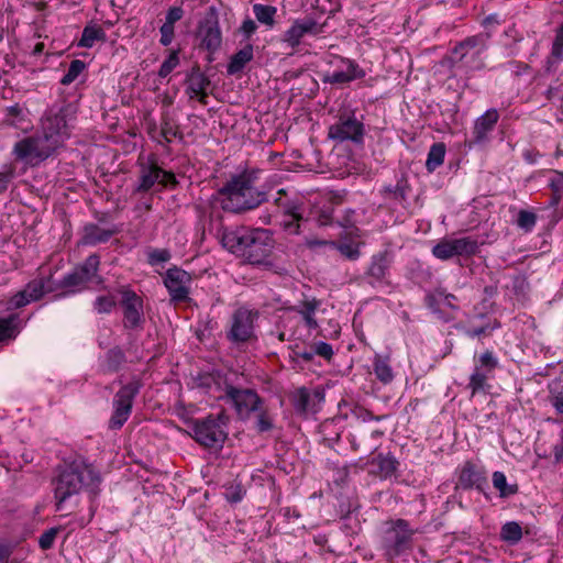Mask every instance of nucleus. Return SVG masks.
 <instances>
[{
    "instance_id": "obj_1",
    "label": "nucleus",
    "mask_w": 563,
    "mask_h": 563,
    "mask_svg": "<svg viewBox=\"0 0 563 563\" xmlns=\"http://www.w3.org/2000/svg\"><path fill=\"white\" fill-rule=\"evenodd\" d=\"M100 484L101 476L99 472L84 459H77L65 464L53 479L56 511L64 510L65 504L69 498L78 495L81 490H86L89 494L91 504L89 517L85 523L90 522L95 516V499L99 495Z\"/></svg>"
},
{
    "instance_id": "obj_2",
    "label": "nucleus",
    "mask_w": 563,
    "mask_h": 563,
    "mask_svg": "<svg viewBox=\"0 0 563 563\" xmlns=\"http://www.w3.org/2000/svg\"><path fill=\"white\" fill-rule=\"evenodd\" d=\"M254 173L233 175L217 194L222 197L221 207L230 212H243L257 208L267 201V194L255 188Z\"/></svg>"
},
{
    "instance_id": "obj_3",
    "label": "nucleus",
    "mask_w": 563,
    "mask_h": 563,
    "mask_svg": "<svg viewBox=\"0 0 563 563\" xmlns=\"http://www.w3.org/2000/svg\"><path fill=\"white\" fill-rule=\"evenodd\" d=\"M418 532L406 519L384 522L379 532V549L387 560H394L412 549L413 536Z\"/></svg>"
},
{
    "instance_id": "obj_4",
    "label": "nucleus",
    "mask_w": 563,
    "mask_h": 563,
    "mask_svg": "<svg viewBox=\"0 0 563 563\" xmlns=\"http://www.w3.org/2000/svg\"><path fill=\"white\" fill-rule=\"evenodd\" d=\"M229 417L224 411L197 419L192 423L194 439L209 449H221L228 438Z\"/></svg>"
},
{
    "instance_id": "obj_5",
    "label": "nucleus",
    "mask_w": 563,
    "mask_h": 563,
    "mask_svg": "<svg viewBox=\"0 0 563 563\" xmlns=\"http://www.w3.org/2000/svg\"><path fill=\"white\" fill-rule=\"evenodd\" d=\"M118 292L123 328L135 332L142 331L145 325L143 298L129 287H121Z\"/></svg>"
},
{
    "instance_id": "obj_6",
    "label": "nucleus",
    "mask_w": 563,
    "mask_h": 563,
    "mask_svg": "<svg viewBox=\"0 0 563 563\" xmlns=\"http://www.w3.org/2000/svg\"><path fill=\"white\" fill-rule=\"evenodd\" d=\"M486 41V35L477 34L459 42L452 49L454 62L471 69L483 68L484 62L481 55L487 47Z\"/></svg>"
},
{
    "instance_id": "obj_7",
    "label": "nucleus",
    "mask_w": 563,
    "mask_h": 563,
    "mask_svg": "<svg viewBox=\"0 0 563 563\" xmlns=\"http://www.w3.org/2000/svg\"><path fill=\"white\" fill-rule=\"evenodd\" d=\"M365 126L354 113H342L338 121L330 125L328 137L338 143L352 142L361 145L364 142Z\"/></svg>"
},
{
    "instance_id": "obj_8",
    "label": "nucleus",
    "mask_w": 563,
    "mask_h": 563,
    "mask_svg": "<svg viewBox=\"0 0 563 563\" xmlns=\"http://www.w3.org/2000/svg\"><path fill=\"white\" fill-rule=\"evenodd\" d=\"M141 389V383L137 379L131 380L122 386L113 398V413L109 420V428L118 430L122 428L129 419L133 400Z\"/></svg>"
},
{
    "instance_id": "obj_9",
    "label": "nucleus",
    "mask_w": 563,
    "mask_h": 563,
    "mask_svg": "<svg viewBox=\"0 0 563 563\" xmlns=\"http://www.w3.org/2000/svg\"><path fill=\"white\" fill-rule=\"evenodd\" d=\"M218 400L230 404L241 419H247L252 412H256L262 406V399L255 390L238 388L233 384L227 394L218 396Z\"/></svg>"
},
{
    "instance_id": "obj_10",
    "label": "nucleus",
    "mask_w": 563,
    "mask_h": 563,
    "mask_svg": "<svg viewBox=\"0 0 563 563\" xmlns=\"http://www.w3.org/2000/svg\"><path fill=\"white\" fill-rule=\"evenodd\" d=\"M57 146L44 135L43 139L25 137L14 144L16 158L36 165L48 158Z\"/></svg>"
},
{
    "instance_id": "obj_11",
    "label": "nucleus",
    "mask_w": 563,
    "mask_h": 563,
    "mask_svg": "<svg viewBox=\"0 0 563 563\" xmlns=\"http://www.w3.org/2000/svg\"><path fill=\"white\" fill-rule=\"evenodd\" d=\"M100 265V257L98 254L89 255L85 262L75 269L65 275L60 282V286L64 288L82 287L88 283L100 285L103 279L98 274Z\"/></svg>"
},
{
    "instance_id": "obj_12",
    "label": "nucleus",
    "mask_w": 563,
    "mask_h": 563,
    "mask_svg": "<svg viewBox=\"0 0 563 563\" xmlns=\"http://www.w3.org/2000/svg\"><path fill=\"white\" fill-rule=\"evenodd\" d=\"M75 113L71 104L62 107L56 113L49 115L45 122L44 135L55 146H58L70 135L68 122Z\"/></svg>"
},
{
    "instance_id": "obj_13",
    "label": "nucleus",
    "mask_w": 563,
    "mask_h": 563,
    "mask_svg": "<svg viewBox=\"0 0 563 563\" xmlns=\"http://www.w3.org/2000/svg\"><path fill=\"white\" fill-rule=\"evenodd\" d=\"M274 244L268 230L253 229L244 260L250 264H264L272 255Z\"/></svg>"
},
{
    "instance_id": "obj_14",
    "label": "nucleus",
    "mask_w": 563,
    "mask_h": 563,
    "mask_svg": "<svg viewBox=\"0 0 563 563\" xmlns=\"http://www.w3.org/2000/svg\"><path fill=\"white\" fill-rule=\"evenodd\" d=\"M474 372L470 377L468 388L472 390V396L479 391H485L489 387L487 379L492 378L494 371L498 366V361L493 354H479L474 356Z\"/></svg>"
},
{
    "instance_id": "obj_15",
    "label": "nucleus",
    "mask_w": 563,
    "mask_h": 563,
    "mask_svg": "<svg viewBox=\"0 0 563 563\" xmlns=\"http://www.w3.org/2000/svg\"><path fill=\"white\" fill-rule=\"evenodd\" d=\"M258 313L244 308L238 309L232 316V324L228 338L233 342H247L254 338V321Z\"/></svg>"
},
{
    "instance_id": "obj_16",
    "label": "nucleus",
    "mask_w": 563,
    "mask_h": 563,
    "mask_svg": "<svg viewBox=\"0 0 563 563\" xmlns=\"http://www.w3.org/2000/svg\"><path fill=\"white\" fill-rule=\"evenodd\" d=\"M457 487L464 490L476 489L485 494L487 487L485 468L473 461H465L459 468Z\"/></svg>"
},
{
    "instance_id": "obj_17",
    "label": "nucleus",
    "mask_w": 563,
    "mask_h": 563,
    "mask_svg": "<svg viewBox=\"0 0 563 563\" xmlns=\"http://www.w3.org/2000/svg\"><path fill=\"white\" fill-rule=\"evenodd\" d=\"M196 37L199 40V47L208 53H216L222 44V33L218 18L212 15L199 22Z\"/></svg>"
},
{
    "instance_id": "obj_18",
    "label": "nucleus",
    "mask_w": 563,
    "mask_h": 563,
    "mask_svg": "<svg viewBox=\"0 0 563 563\" xmlns=\"http://www.w3.org/2000/svg\"><path fill=\"white\" fill-rule=\"evenodd\" d=\"M190 282V274L177 266L168 268L164 277V285L174 301H184L188 298Z\"/></svg>"
},
{
    "instance_id": "obj_19",
    "label": "nucleus",
    "mask_w": 563,
    "mask_h": 563,
    "mask_svg": "<svg viewBox=\"0 0 563 563\" xmlns=\"http://www.w3.org/2000/svg\"><path fill=\"white\" fill-rule=\"evenodd\" d=\"M499 120L496 109H488L474 122L472 136L466 141L470 147L485 145L489 141V134L494 131Z\"/></svg>"
},
{
    "instance_id": "obj_20",
    "label": "nucleus",
    "mask_w": 563,
    "mask_h": 563,
    "mask_svg": "<svg viewBox=\"0 0 563 563\" xmlns=\"http://www.w3.org/2000/svg\"><path fill=\"white\" fill-rule=\"evenodd\" d=\"M196 386L203 389L212 398L218 400V396L227 394L232 386L229 377L220 371L198 373L195 378Z\"/></svg>"
},
{
    "instance_id": "obj_21",
    "label": "nucleus",
    "mask_w": 563,
    "mask_h": 563,
    "mask_svg": "<svg viewBox=\"0 0 563 563\" xmlns=\"http://www.w3.org/2000/svg\"><path fill=\"white\" fill-rule=\"evenodd\" d=\"M321 32L318 22L312 18L297 19L291 26L284 32L282 41L290 48H296L305 35H317Z\"/></svg>"
},
{
    "instance_id": "obj_22",
    "label": "nucleus",
    "mask_w": 563,
    "mask_h": 563,
    "mask_svg": "<svg viewBox=\"0 0 563 563\" xmlns=\"http://www.w3.org/2000/svg\"><path fill=\"white\" fill-rule=\"evenodd\" d=\"M253 229L239 227L232 230L223 229L221 233V244L229 252L244 258L247 244Z\"/></svg>"
},
{
    "instance_id": "obj_23",
    "label": "nucleus",
    "mask_w": 563,
    "mask_h": 563,
    "mask_svg": "<svg viewBox=\"0 0 563 563\" xmlns=\"http://www.w3.org/2000/svg\"><path fill=\"white\" fill-rule=\"evenodd\" d=\"M324 400V391L320 388L309 389L301 387L295 390L291 395V401L295 410L299 413L308 411L317 412L320 409V405Z\"/></svg>"
},
{
    "instance_id": "obj_24",
    "label": "nucleus",
    "mask_w": 563,
    "mask_h": 563,
    "mask_svg": "<svg viewBox=\"0 0 563 563\" xmlns=\"http://www.w3.org/2000/svg\"><path fill=\"white\" fill-rule=\"evenodd\" d=\"M119 232L120 229L118 225H112L111 228L102 229L96 223H86L82 228L80 244L97 245L100 243H106Z\"/></svg>"
},
{
    "instance_id": "obj_25",
    "label": "nucleus",
    "mask_w": 563,
    "mask_h": 563,
    "mask_svg": "<svg viewBox=\"0 0 563 563\" xmlns=\"http://www.w3.org/2000/svg\"><path fill=\"white\" fill-rule=\"evenodd\" d=\"M368 464L376 466V470H373L372 474L380 479H388L395 476L399 467V461L391 452L378 453L368 461Z\"/></svg>"
},
{
    "instance_id": "obj_26",
    "label": "nucleus",
    "mask_w": 563,
    "mask_h": 563,
    "mask_svg": "<svg viewBox=\"0 0 563 563\" xmlns=\"http://www.w3.org/2000/svg\"><path fill=\"white\" fill-rule=\"evenodd\" d=\"M365 76V71L352 60H347L346 69L335 70L333 73H325L321 77L323 84L344 85L354 79H360Z\"/></svg>"
},
{
    "instance_id": "obj_27",
    "label": "nucleus",
    "mask_w": 563,
    "mask_h": 563,
    "mask_svg": "<svg viewBox=\"0 0 563 563\" xmlns=\"http://www.w3.org/2000/svg\"><path fill=\"white\" fill-rule=\"evenodd\" d=\"M162 175V168L155 163H141L139 184L134 192H147L158 183Z\"/></svg>"
},
{
    "instance_id": "obj_28",
    "label": "nucleus",
    "mask_w": 563,
    "mask_h": 563,
    "mask_svg": "<svg viewBox=\"0 0 563 563\" xmlns=\"http://www.w3.org/2000/svg\"><path fill=\"white\" fill-rule=\"evenodd\" d=\"M391 262L393 254L388 250L374 254L367 268V275L377 282H382L386 277Z\"/></svg>"
},
{
    "instance_id": "obj_29",
    "label": "nucleus",
    "mask_w": 563,
    "mask_h": 563,
    "mask_svg": "<svg viewBox=\"0 0 563 563\" xmlns=\"http://www.w3.org/2000/svg\"><path fill=\"white\" fill-rule=\"evenodd\" d=\"M254 57V46L251 43L244 45L243 48L234 53L227 66L228 75H235L241 73L246 64H249Z\"/></svg>"
},
{
    "instance_id": "obj_30",
    "label": "nucleus",
    "mask_w": 563,
    "mask_h": 563,
    "mask_svg": "<svg viewBox=\"0 0 563 563\" xmlns=\"http://www.w3.org/2000/svg\"><path fill=\"white\" fill-rule=\"evenodd\" d=\"M211 84L209 77L200 70L199 65H194L186 76L187 95L198 93L206 90Z\"/></svg>"
},
{
    "instance_id": "obj_31",
    "label": "nucleus",
    "mask_w": 563,
    "mask_h": 563,
    "mask_svg": "<svg viewBox=\"0 0 563 563\" xmlns=\"http://www.w3.org/2000/svg\"><path fill=\"white\" fill-rule=\"evenodd\" d=\"M383 435H384V432L382 430H378V429L373 430L369 433V438L373 440V443L365 444L364 441H365V438L367 437V432L361 431L358 433V435H356V434L351 435V439H350L351 448L353 451H358L364 446L369 453H374L378 450V448H379L378 440Z\"/></svg>"
},
{
    "instance_id": "obj_32",
    "label": "nucleus",
    "mask_w": 563,
    "mask_h": 563,
    "mask_svg": "<svg viewBox=\"0 0 563 563\" xmlns=\"http://www.w3.org/2000/svg\"><path fill=\"white\" fill-rule=\"evenodd\" d=\"M373 368L376 378L383 384H389L394 379V371L391 368L388 354H376Z\"/></svg>"
},
{
    "instance_id": "obj_33",
    "label": "nucleus",
    "mask_w": 563,
    "mask_h": 563,
    "mask_svg": "<svg viewBox=\"0 0 563 563\" xmlns=\"http://www.w3.org/2000/svg\"><path fill=\"white\" fill-rule=\"evenodd\" d=\"M107 40L106 32L101 26L96 24H87L81 33V38L78 42L79 47L91 48L97 41L104 42Z\"/></svg>"
},
{
    "instance_id": "obj_34",
    "label": "nucleus",
    "mask_w": 563,
    "mask_h": 563,
    "mask_svg": "<svg viewBox=\"0 0 563 563\" xmlns=\"http://www.w3.org/2000/svg\"><path fill=\"white\" fill-rule=\"evenodd\" d=\"M274 203L282 210L284 218L295 217L297 219H303V203L298 199H285L283 197H278L274 200Z\"/></svg>"
},
{
    "instance_id": "obj_35",
    "label": "nucleus",
    "mask_w": 563,
    "mask_h": 563,
    "mask_svg": "<svg viewBox=\"0 0 563 563\" xmlns=\"http://www.w3.org/2000/svg\"><path fill=\"white\" fill-rule=\"evenodd\" d=\"M253 13L256 20L266 25L268 29H273L276 24L275 15L277 8L269 4L255 3L253 4Z\"/></svg>"
},
{
    "instance_id": "obj_36",
    "label": "nucleus",
    "mask_w": 563,
    "mask_h": 563,
    "mask_svg": "<svg viewBox=\"0 0 563 563\" xmlns=\"http://www.w3.org/2000/svg\"><path fill=\"white\" fill-rule=\"evenodd\" d=\"M493 486L499 492V497L508 498L518 493V484H508L506 475L503 472L496 471L492 476Z\"/></svg>"
},
{
    "instance_id": "obj_37",
    "label": "nucleus",
    "mask_w": 563,
    "mask_h": 563,
    "mask_svg": "<svg viewBox=\"0 0 563 563\" xmlns=\"http://www.w3.org/2000/svg\"><path fill=\"white\" fill-rule=\"evenodd\" d=\"M19 333V317L10 314L7 318H0V342L13 340Z\"/></svg>"
},
{
    "instance_id": "obj_38",
    "label": "nucleus",
    "mask_w": 563,
    "mask_h": 563,
    "mask_svg": "<svg viewBox=\"0 0 563 563\" xmlns=\"http://www.w3.org/2000/svg\"><path fill=\"white\" fill-rule=\"evenodd\" d=\"M454 256H471L478 252L479 244L471 236L452 239Z\"/></svg>"
},
{
    "instance_id": "obj_39",
    "label": "nucleus",
    "mask_w": 563,
    "mask_h": 563,
    "mask_svg": "<svg viewBox=\"0 0 563 563\" xmlns=\"http://www.w3.org/2000/svg\"><path fill=\"white\" fill-rule=\"evenodd\" d=\"M445 145L444 143H433L429 150L426 168L429 173L434 172L444 162Z\"/></svg>"
},
{
    "instance_id": "obj_40",
    "label": "nucleus",
    "mask_w": 563,
    "mask_h": 563,
    "mask_svg": "<svg viewBox=\"0 0 563 563\" xmlns=\"http://www.w3.org/2000/svg\"><path fill=\"white\" fill-rule=\"evenodd\" d=\"M522 538V528L517 521H508L501 526L500 539L508 544H517Z\"/></svg>"
},
{
    "instance_id": "obj_41",
    "label": "nucleus",
    "mask_w": 563,
    "mask_h": 563,
    "mask_svg": "<svg viewBox=\"0 0 563 563\" xmlns=\"http://www.w3.org/2000/svg\"><path fill=\"white\" fill-rule=\"evenodd\" d=\"M45 278H36L29 282L23 290L27 295L31 302L40 300L46 292H49L51 289L46 287Z\"/></svg>"
},
{
    "instance_id": "obj_42",
    "label": "nucleus",
    "mask_w": 563,
    "mask_h": 563,
    "mask_svg": "<svg viewBox=\"0 0 563 563\" xmlns=\"http://www.w3.org/2000/svg\"><path fill=\"white\" fill-rule=\"evenodd\" d=\"M549 399L558 413L563 415V379H554L549 385Z\"/></svg>"
},
{
    "instance_id": "obj_43",
    "label": "nucleus",
    "mask_w": 563,
    "mask_h": 563,
    "mask_svg": "<svg viewBox=\"0 0 563 563\" xmlns=\"http://www.w3.org/2000/svg\"><path fill=\"white\" fill-rule=\"evenodd\" d=\"M124 363V354H108L101 362L100 367L104 374H111L118 372Z\"/></svg>"
},
{
    "instance_id": "obj_44",
    "label": "nucleus",
    "mask_w": 563,
    "mask_h": 563,
    "mask_svg": "<svg viewBox=\"0 0 563 563\" xmlns=\"http://www.w3.org/2000/svg\"><path fill=\"white\" fill-rule=\"evenodd\" d=\"M408 191L409 185L405 178L398 180V183L395 186L384 187V192L388 194L390 198L397 201H405L407 199Z\"/></svg>"
},
{
    "instance_id": "obj_45",
    "label": "nucleus",
    "mask_w": 563,
    "mask_h": 563,
    "mask_svg": "<svg viewBox=\"0 0 563 563\" xmlns=\"http://www.w3.org/2000/svg\"><path fill=\"white\" fill-rule=\"evenodd\" d=\"M85 68V62L80 59H73L69 64L67 73L62 77L60 84L64 86L70 85L77 79V77L82 73Z\"/></svg>"
},
{
    "instance_id": "obj_46",
    "label": "nucleus",
    "mask_w": 563,
    "mask_h": 563,
    "mask_svg": "<svg viewBox=\"0 0 563 563\" xmlns=\"http://www.w3.org/2000/svg\"><path fill=\"white\" fill-rule=\"evenodd\" d=\"M454 247L453 242L451 240H442L438 244H435L432 249V254L442 261H448L454 257Z\"/></svg>"
},
{
    "instance_id": "obj_47",
    "label": "nucleus",
    "mask_w": 563,
    "mask_h": 563,
    "mask_svg": "<svg viewBox=\"0 0 563 563\" xmlns=\"http://www.w3.org/2000/svg\"><path fill=\"white\" fill-rule=\"evenodd\" d=\"M330 246L338 250L344 257L351 261L357 260L361 255L358 245H354L352 243H338L335 241H331Z\"/></svg>"
},
{
    "instance_id": "obj_48",
    "label": "nucleus",
    "mask_w": 563,
    "mask_h": 563,
    "mask_svg": "<svg viewBox=\"0 0 563 563\" xmlns=\"http://www.w3.org/2000/svg\"><path fill=\"white\" fill-rule=\"evenodd\" d=\"M537 223V216L532 211L520 210L518 212L517 225L526 232L532 231Z\"/></svg>"
},
{
    "instance_id": "obj_49",
    "label": "nucleus",
    "mask_w": 563,
    "mask_h": 563,
    "mask_svg": "<svg viewBox=\"0 0 563 563\" xmlns=\"http://www.w3.org/2000/svg\"><path fill=\"white\" fill-rule=\"evenodd\" d=\"M499 327L497 319L488 320L486 323L474 325L466 331V334L471 338L490 334V332Z\"/></svg>"
},
{
    "instance_id": "obj_50",
    "label": "nucleus",
    "mask_w": 563,
    "mask_h": 563,
    "mask_svg": "<svg viewBox=\"0 0 563 563\" xmlns=\"http://www.w3.org/2000/svg\"><path fill=\"white\" fill-rule=\"evenodd\" d=\"M179 64L178 51H172L168 57L162 63L158 69V76L167 77Z\"/></svg>"
},
{
    "instance_id": "obj_51",
    "label": "nucleus",
    "mask_w": 563,
    "mask_h": 563,
    "mask_svg": "<svg viewBox=\"0 0 563 563\" xmlns=\"http://www.w3.org/2000/svg\"><path fill=\"white\" fill-rule=\"evenodd\" d=\"M115 306L117 301L113 296H99L93 302V307L98 313H110Z\"/></svg>"
},
{
    "instance_id": "obj_52",
    "label": "nucleus",
    "mask_w": 563,
    "mask_h": 563,
    "mask_svg": "<svg viewBox=\"0 0 563 563\" xmlns=\"http://www.w3.org/2000/svg\"><path fill=\"white\" fill-rule=\"evenodd\" d=\"M258 415L256 417L255 421V428L260 433H264L267 431H271L274 428L273 420L271 416L267 413L266 410H262V407L260 410H257Z\"/></svg>"
},
{
    "instance_id": "obj_53",
    "label": "nucleus",
    "mask_w": 563,
    "mask_h": 563,
    "mask_svg": "<svg viewBox=\"0 0 563 563\" xmlns=\"http://www.w3.org/2000/svg\"><path fill=\"white\" fill-rule=\"evenodd\" d=\"M550 187L553 192V202L558 203L563 197V173L554 172V175L550 180Z\"/></svg>"
},
{
    "instance_id": "obj_54",
    "label": "nucleus",
    "mask_w": 563,
    "mask_h": 563,
    "mask_svg": "<svg viewBox=\"0 0 563 563\" xmlns=\"http://www.w3.org/2000/svg\"><path fill=\"white\" fill-rule=\"evenodd\" d=\"M59 529L54 527L45 530L38 538V545L42 550H49L55 542Z\"/></svg>"
},
{
    "instance_id": "obj_55",
    "label": "nucleus",
    "mask_w": 563,
    "mask_h": 563,
    "mask_svg": "<svg viewBox=\"0 0 563 563\" xmlns=\"http://www.w3.org/2000/svg\"><path fill=\"white\" fill-rule=\"evenodd\" d=\"M161 134L165 139L167 143L172 142V137H181L183 135L178 132L177 126H175L170 119L164 118L161 124Z\"/></svg>"
},
{
    "instance_id": "obj_56",
    "label": "nucleus",
    "mask_w": 563,
    "mask_h": 563,
    "mask_svg": "<svg viewBox=\"0 0 563 563\" xmlns=\"http://www.w3.org/2000/svg\"><path fill=\"white\" fill-rule=\"evenodd\" d=\"M170 252L166 249H155L148 252L147 262L151 265H157L159 263H165L170 260Z\"/></svg>"
},
{
    "instance_id": "obj_57",
    "label": "nucleus",
    "mask_w": 563,
    "mask_h": 563,
    "mask_svg": "<svg viewBox=\"0 0 563 563\" xmlns=\"http://www.w3.org/2000/svg\"><path fill=\"white\" fill-rule=\"evenodd\" d=\"M257 29L258 26L255 21L251 18H246L238 29V33H240L245 41H249L255 34Z\"/></svg>"
},
{
    "instance_id": "obj_58",
    "label": "nucleus",
    "mask_w": 563,
    "mask_h": 563,
    "mask_svg": "<svg viewBox=\"0 0 563 563\" xmlns=\"http://www.w3.org/2000/svg\"><path fill=\"white\" fill-rule=\"evenodd\" d=\"M302 219H297L295 217L291 218H284L279 224L283 228V230L288 234H299L300 232V221Z\"/></svg>"
},
{
    "instance_id": "obj_59",
    "label": "nucleus",
    "mask_w": 563,
    "mask_h": 563,
    "mask_svg": "<svg viewBox=\"0 0 563 563\" xmlns=\"http://www.w3.org/2000/svg\"><path fill=\"white\" fill-rule=\"evenodd\" d=\"M320 306V301L317 299L303 300L299 307H294L292 310H296L299 314H314L316 310Z\"/></svg>"
},
{
    "instance_id": "obj_60",
    "label": "nucleus",
    "mask_w": 563,
    "mask_h": 563,
    "mask_svg": "<svg viewBox=\"0 0 563 563\" xmlns=\"http://www.w3.org/2000/svg\"><path fill=\"white\" fill-rule=\"evenodd\" d=\"M245 495V490L241 485H232L227 488L225 499L231 504L240 503Z\"/></svg>"
},
{
    "instance_id": "obj_61",
    "label": "nucleus",
    "mask_w": 563,
    "mask_h": 563,
    "mask_svg": "<svg viewBox=\"0 0 563 563\" xmlns=\"http://www.w3.org/2000/svg\"><path fill=\"white\" fill-rule=\"evenodd\" d=\"M30 302H31V300L29 299L25 291L22 289L9 299L8 305H9V308L20 309V308L29 305Z\"/></svg>"
},
{
    "instance_id": "obj_62",
    "label": "nucleus",
    "mask_w": 563,
    "mask_h": 563,
    "mask_svg": "<svg viewBox=\"0 0 563 563\" xmlns=\"http://www.w3.org/2000/svg\"><path fill=\"white\" fill-rule=\"evenodd\" d=\"M184 16V10L180 7H170L166 13L164 24L174 26L176 22Z\"/></svg>"
},
{
    "instance_id": "obj_63",
    "label": "nucleus",
    "mask_w": 563,
    "mask_h": 563,
    "mask_svg": "<svg viewBox=\"0 0 563 563\" xmlns=\"http://www.w3.org/2000/svg\"><path fill=\"white\" fill-rule=\"evenodd\" d=\"M552 55L556 58H563V24L556 32L553 45H552Z\"/></svg>"
},
{
    "instance_id": "obj_64",
    "label": "nucleus",
    "mask_w": 563,
    "mask_h": 563,
    "mask_svg": "<svg viewBox=\"0 0 563 563\" xmlns=\"http://www.w3.org/2000/svg\"><path fill=\"white\" fill-rule=\"evenodd\" d=\"M159 32H161L159 43L163 46H168L173 42V40H174V26L167 25V24H163L159 27Z\"/></svg>"
}]
</instances>
